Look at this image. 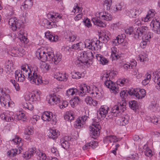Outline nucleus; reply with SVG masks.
<instances>
[{
    "label": "nucleus",
    "mask_w": 160,
    "mask_h": 160,
    "mask_svg": "<svg viewBox=\"0 0 160 160\" xmlns=\"http://www.w3.org/2000/svg\"><path fill=\"white\" fill-rule=\"evenodd\" d=\"M97 59L99 62V63L102 65L107 64L108 61L106 58L100 54H97L95 55Z\"/></svg>",
    "instance_id": "nucleus-40"
},
{
    "label": "nucleus",
    "mask_w": 160,
    "mask_h": 160,
    "mask_svg": "<svg viewBox=\"0 0 160 160\" xmlns=\"http://www.w3.org/2000/svg\"><path fill=\"white\" fill-rule=\"evenodd\" d=\"M15 35V38H13L15 42H20L23 43H27L28 42V39L24 36L23 29L20 30Z\"/></svg>",
    "instance_id": "nucleus-20"
},
{
    "label": "nucleus",
    "mask_w": 160,
    "mask_h": 160,
    "mask_svg": "<svg viewBox=\"0 0 160 160\" xmlns=\"http://www.w3.org/2000/svg\"><path fill=\"white\" fill-rule=\"evenodd\" d=\"M128 92L130 96L138 100L144 98L146 94V91L144 89L139 88H130Z\"/></svg>",
    "instance_id": "nucleus-9"
},
{
    "label": "nucleus",
    "mask_w": 160,
    "mask_h": 160,
    "mask_svg": "<svg viewBox=\"0 0 160 160\" xmlns=\"http://www.w3.org/2000/svg\"><path fill=\"white\" fill-rule=\"evenodd\" d=\"M88 118V116L85 115L79 117L75 122V127L78 129L82 128L85 123V122Z\"/></svg>",
    "instance_id": "nucleus-24"
},
{
    "label": "nucleus",
    "mask_w": 160,
    "mask_h": 160,
    "mask_svg": "<svg viewBox=\"0 0 160 160\" xmlns=\"http://www.w3.org/2000/svg\"><path fill=\"white\" fill-rule=\"evenodd\" d=\"M45 36L47 39L51 42H56L58 39V35L53 34L49 31H47L45 33Z\"/></svg>",
    "instance_id": "nucleus-31"
},
{
    "label": "nucleus",
    "mask_w": 160,
    "mask_h": 160,
    "mask_svg": "<svg viewBox=\"0 0 160 160\" xmlns=\"http://www.w3.org/2000/svg\"><path fill=\"white\" fill-rule=\"evenodd\" d=\"M129 107L134 111H136L139 109L140 108V104L138 103L137 101L135 100H132L129 102Z\"/></svg>",
    "instance_id": "nucleus-43"
},
{
    "label": "nucleus",
    "mask_w": 160,
    "mask_h": 160,
    "mask_svg": "<svg viewBox=\"0 0 160 160\" xmlns=\"http://www.w3.org/2000/svg\"><path fill=\"white\" fill-rule=\"evenodd\" d=\"M42 26H47L48 28H56L57 25H54L53 22H50L47 19H43L40 22Z\"/></svg>",
    "instance_id": "nucleus-39"
},
{
    "label": "nucleus",
    "mask_w": 160,
    "mask_h": 160,
    "mask_svg": "<svg viewBox=\"0 0 160 160\" xmlns=\"http://www.w3.org/2000/svg\"><path fill=\"white\" fill-rule=\"evenodd\" d=\"M36 152V148L33 147L29 148L23 154L22 157L26 159L30 158Z\"/></svg>",
    "instance_id": "nucleus-38"
},
{
    "label": "nucleus",
    "mask_w": 160,
    "mask_h": 160,
    "mask_svg": "<svg viewBox=\"0 0 160 160\" xmlns=\"http://www.w3.org/2000/svg\"><path fill=\"white\" fill-rule=\"evenodd\" d=\"M12 143L16 147L18 148L19 153L23 149L22 146L23 145V140L18 136H16L15 138L11 141Z\"/></svg>",
    "instance_id": "nucleus-25"
},
{
    "label": "nucleus",
    "mask_w": 160,
    "mask_h": 160,
    "mask_svg": "<svg viewBox=\"0 0 160 160\" xmlns=\"http://www.w3.org/2000/svg\"><path fill=\"white\" fill-rule=\"evenodd\" d=\"M82 7H79L78 3H75L74 4L72 12L74 14L81 12L82 10Z\"/></svg>",
    "instance_id": "nucleus-59"
},
{
    "label": "nucleus",
    "mask_w": 160,
    "mask_h": 160,
    "mask_svg": "<svg viewBox=\"0 0 160 160\" xmlns=\"http://www.w3.org/2000/svg\"><path fill=\"white\" fill-rule=\"evenodd\" d=\"M78 91V90L74 88H72L68 89L66 91V95L68 97L70 96H72L76 93Z\"/></svg>",
    "instance_id": "nucleus-48"
},
{
    "label": "nucleus",
    "mask_w": 160,
    "mask_h": 160,
    "mask_svg": "<svg viewBox=\"0 0 160 160\" xmlns=\"http://www.w3.org/2000/svg\"><path fill=\"white\" fill-rule=\"evenodd\" d=\"M127 79L125 78L119 79L117 82V84L121 87L123 86L126 83Z\"/></svg>",
    "instance_id": "nucleus-64"
},
{
    "label": "nucleus",
    "mask_w": 160,
    "mask_h": 160,
    "mask_svg": "<svg viewBox=\"0 0 160 160\" xmlns=\"http://www.w3.org/2000/svg\"><path fill=\"white\" fill-rule=\"evenodd\" d=\"M155 12L153 9H150L148 11L145 17L142 18V20L144 22H147L150 21L155 16Z\"/></svg>",
    "instance_id": "nucleus-33"
},
{
    "label": "nucleus",
    "mask_w": 160,
    "mask_h": 160,
    "mask_svg": "<svg viewBox=\"0 0 160 160\" xmlns=\"http://www.w3.org/2000/svg\"><path fill=\"white\" fill-rule=\"evenodd\" d=\"M152 122L154 124L157 126V127H160V116L156 115L153 116V118L152 120Z\"/></svg>",
    "instance_id": "nucleus-52"
},
{
    "label": "nucleus",
    "mask_w": 160,
    "mask_h": 160,
    "mask_svg": "<svg viewBox=\"0 0 160 160\" xmlns=\"http://www.w3.org/2000/svg\"><path fill=\"white\" fill-rule=\"evenodd\" d=\"M72 78L73 79H78L80 78L82 76V73L77 71H74L71 73Z\"/></svg>",
    "instance_id": "nucleus-57"
},
{
    "label": "nucleus",
    "mask_w": 160,
    "mask_h": 160,
    "mask_svg": "<svg viewBox=\"0 0 160 160\" xmlns=\"http://www.w3.org/2000/svg\"><path fill=\"white\" fill-rule=\"evenodd\" d=\"M153 37V33L151 32L148 31V30L147 32L142 37V39H144L146 40L147 41L150 42V39L152 38Z\"/></svg>",
    "instance_id": "nucleus-54"
},
{
    "label": "nucleus",
    "mask_w": 160,
    "mask_h": 160,
    "mask_svg": "<svg viewBox=\"0 0 160 160\" xmlns=\"http://www.w3.org/2000/svg\"><path fill=\"white\" fill-rule=\"evenodd\" d=\"M8 53L12 57H22L25 54V51L22 48L19 49L9 47L8 51Z\"/></svg>",
    "instance_id": "nucleus-14"
},
{
    "label": "nucleus",
    "mask_w": 160,
    "mask_h": 160,
    "mask_svg": "<svg viewBox=\"0 0 160 160\" xmlns=\"http://www.w3.org/2000/svg\"><path fill=\"white\" fill-rule=\"evenodd\" d=\"M111 57L113 60L118 59L120 56L119 54V50L115 46H113L111 48Z\"/></svg>",
    "instance_id": "nucleus-36"
},
{
    "label": "nucleus",
    "mask_w": 160,
    "mask_h": 160,
    "mask_svg": "<svg viewBox=\"0 0 160 160\" xmlns=\"http://www.w3.org/2000/svg\"><path fill=\"white\" fill-rule=\"evenodd\" d=\"M60 142L62 148L66 149L68 148L69 145L68 141L62 139L60 140Z\"/></svg>",
    "instance_id": "nucleus-60"
},
{
    "label": "nucleus",
    "mask_w": 160,
    "mask_h": 160,
    "mask_svg": "<svg viewBox=\"0 0 160 160\" xmlns=\"http://www.w3.org/2000/svg\"><path fill=\"white\" fill-rule=\"evenodd\" d=\"M53 77L58 81L66 82L68 79V75L65 72H55L53 74Z\"/></svg>",
    "instance_id": "nucleus-22"
},
{
    "label": "nucleus",
    "mask_w": 160,
    "mask_h": 160,
    "mask_svg": "<svg viewBox=\"0 0 160 160\" xmlns=\"http://www.w3.org/2000/svg\"><path fill=\"white\" fill-rule=\"evenodd\" d=\"M110 27L113 30H118L123 29L122 25L120 22L112 23L110 25Z\"/></svg>",
    "instance_id": "nucleus-50"
},
{
    "label": "nucleus",
    "mask_w": 160,
    "mask_h": 160,
    "mask_svg": "<svg viewBox=\"0 0 160 160\" xmlns=\"http://www.w3.org/2000/svg\"><path fill=\"white\" fill-rule=\"evenodd\" d=\"M36 57L41 61H47L50 63L58 64L62 60V55L59 52L54 55L53 50L51 48L46 49L43 47L38 48L36 52Z\"/></svg>",
    "instance_id": "nucleus-1"
},
{
    "label": "nucleus",
    "mask_w": 160,
    "mask_h": 160,
    "mask_svg": "<svg viewBox=\"0 0 160 160\" xmlns=\"http://www.w3.org/2000/svg\"><path fill=\"white\" fill-rule=\"evenodd\" d=\"M152 31L157 34H160V19L153 18L150 24Z\"/></svg>",
    "instance_id": "nucleus-21"
},
{
    "label": "nucleus",
    "mask_w": 160,
    "mask_h": 160,
    "mask_svg": "<svg viewBox=\"0 0 160 160\" xmlns=\"http://www.w3.org/2000/svg\"><path fill=\"white\" fill-rule=\"evenodd\" d=\"M8 22L10 28L13 31H16L20 26L18 19L14 17L9 18Z\"/></svg>",
    "instance_id": "nucleus-19"
},
{
    "label": "nucleus",
    "mask_w": 160,
    "mask_h": 160,
    "mask_svg": "<svg viewBox=\"0 0 160 160\" xmlns=\"http://www.w3.org/2000/svg\"><path fill=\"white\" fill-rule=\"evenodd\" d=\"M11 100L10 96L7 93H3L2 96L0 97V102L2 107H6L7 104L9 102V101Z\"/></svg>",
    "instance_id": "nucleus-29"
},
{
    "label": "nucleus",
    "mask_w": 160,
    "mask_h": 160,
    "mask_svg": "<svg viewBox=\"0 0 160 160\" xmlns=\"http://www.w3.org/2000/svg\"><path fill=\"white\" fill-rule=\"evenodd\" d=\"M154 82L157 89L160 91V69H158L154 73Z\"/></svg>",
    "instance_id": "nucleus-32"
},
{
    "label": "nucleus",
    "mask_w": 160,
    "mask_h": 160,
    "mask_svg": "<svg viewBox=\"0 0 160 160\" xmlns=\"http://www.w3.org/2000/svg\"><path fill=\"white\" fill-rule=\"evenodd\" d=\"M18 152L19 153V151L18 152V149L14 148L8 151L7 152V154L8 156L11 157L16 156Z\"/></svg>",
    "instance_id": "nucleus-58"
},
{
    "label": "nucleus",
    "mask_w": 160,
    "mask_h": 160,
    "mask_svg": "<svg viewBox=\"0 0 160 160\" xmlns=\"http://www.w3.org/2000/svg\"><path fill=\"white\" fill-rule=\"evenodd\" d=\"M87 42V49L91 50L92 51L97 52L101 49V42L97 38H93L90 40L88 39Z\"/></svg>",
    "instance_id": "nucleus-11"
},
{
    "label": "nucleus",
    "mask_w": 160,
    "mask_h": 160,
    "mask_svg": "<svg viewBox=\"0 0 160 160\" xmlns=\"http://www.w3.org/2000/svg\"><path fill=\"white\" fill-rule=\"evenodd\" d=\"M48 17L53 24L57 25L56 22L62 19V15L56 12H51L48 14Z\"/></svg>",
    "instance_id": "nucleus-17"
},
{
    "label": "nucleus",
    "mask_w": 160,
    "mask_h": 160,
    "mask_svg": "<svg viewBox=\"0 0 160 160\" xmlns=\"http://www.w3.org/2000/svg\"><path fill=\"white\" fill-rule=\"evenodd\" d=\"M151 72L150 71L148 72L145 74L144 79L142 82V85L146 86L148 85L151 79Z\"/></svg>",
    "instance_id": "nucleus-44"
},
{
    "label": "nucleus",
    "mask_w": 160,
    "mask_h": 160,
    "mask_svg": "<svg viewBox=\"0 0 160 160\" xmlns=\"http://www.w3.org/2000/svg\"><path fill=\"white\" fill-rule=\"evenodd\" d=\"M34 132V128L32 126H28L25 129L24 132V138L27 140H30V136L33 134Z\"/></svg>",
    "instance_id": "nucleus-30"
},
{
    "label": "nucleus",
    "mask_w": 160,
    "mask_h": 160,
    "mask_svg": "<svg viewBox=\"0 0 160 160\" xmlns=\"http://www.w3.org/2000/svg\"><path fill=\"white\" fill-rule=\"evenodd\" d=\"M40 119V116L35 114L31 116L29 119V122L33 125H36Z\"/></svg>",
    "instance_id": "nucleus-45"
},
{
    "label": "nucleus",
    "mask_w": 160,
    "mask_h": 160,
    "mask_svg": "<svg viewBox=\"0 0 160 160\" xmlns=\"http://www.w3.org/2000/svg\"><path fill=\"white\" fill-rule=\"evenodd\" d=\"M47 100L51 105H57L61 102V97L58 94H51L47 96Z\"/></svg>",
    "instance_id": "nucleus-13"
},
{
    "label": "nucleus",
    "mask_w": 160,
    "mask_h": 160,
    "mask_svg": "<svg viewBox=\"0 0 160 160\" xmlns=\"http://www.w3.org/2000/svg\"><path fill=\"white\" fill-rule=\"evenodd\" d=\"M145 155L148 157H151L153 155V152L148 147L147 145H145L143 147Z\"/></svg>",
    "instance_id": "nucleus-49"
},
{
    "label": "nucleus",
    "mask_w": 160,
    "mask_h": 160,
    "mask_svg": "<svg viewBox=\"0 0 160 160\" xmlns=\"http://www.w3.org/2000/svg\"><path fill=\"white\" fill-rule=\"evenodd\" d=\"M49 151H50L52 153L56 156L59 155L58 151L57 148L54 147H51L49 149Z\"/></svg>",
    "instance_id": "nucleus-63"
},
{
    "label": "nucleus",
    "mask_w": 160,
    "mask_h": 160,
    "mask_svg": "<svg viewBox=\"0 0 160 160\" xmlns=\"http://www.w3.org/2000/svg\"><path fill=\"white\" fill-rule=\"evenodd\" d=\"M30 67L28 64L25 63L22 65L21 67V70H18L15 72V76L16 80L18 82H23L25 80V76H28L29 80V75L32 74V72L34 71L35 66Z\"/></svg>",
    "instance_id": "nucleus-5"
},
{
    "label": "nucleus",
    "mask_w": 160,
    "mask_h": 160,
    "mask_svg": "<svg viewBox=\"0 0 160 160\" xmlns=\"http://www.w3.org/2000/svg\"><path fill=\"white\" fill-rule=\"evenodd\" d=\"M42 63H40V68L44 71H48L51 68L50 65L48 63L45 62V61H41Z\"/></svg>",
    "instance_id": "nucleus-46"
},
{
    "label": "nucleus",
    "mask_w": 160,
    "mask_h": 160,
    "mask_svg": "<svg viewBox=\"0 0 160 160\" xmlns=\"http://www.w3.org/2000/svg\"><path fill=\"white\" fill-rule=\"evenodd\" d=\"M64 118L66 120H69L70 121H71L74 120V115L71 111L67 112L64 115Z\"/></svg>",
    "instance_id": "nucleus-51"
},
{
    "label": "nucleus",
    "mask_w": 160,
    "mask_h": 160,
    "mask_svg": "<svg viewBox=\"0 0 160 160\" xmlns=\"http://www.w3.org/2000/svg\"><path fill=\"white\" fill-rule=\"evenodd\" d=\"M79 102V99L78 97H75L70 101V103L71 106L74 108Z\"/></svg>",
    "instance_id": "nucleus-53"
},
{
    "label": "nucleus",
    "mask_w": 160,
    "mask_h": 160,
    "mask_svg": "<svg viewBox=\"0 0 160 160\" xmlns=\"http://www.w3.org/2000/svg\"><path fill=\"white\" fill-rule=\"evenodd\" d=\"M34 71L32 72V74L29 75V81L32 84L36 86H40L43 85H47L49 83V81L47 79H42V77L38 73V67L35 66Z\"/></svg>",
    "instance_id": "nucleus-8"
},
{
    "label": "nucleus",
    "mask_w": 160,
    "mask_h": 160,
    "mask_svg": "<svg viewBox=\"0 0 160 160\" xmlns=\"http://www.w3.org/2000/svg\"><path fill=\"white\" fill-rule=\"evenodd\" d=\"M14 113L12 111H5L0 115L1 119L7 122H12L14 120Z\"/></svg>",
    "instance_id": "nucleus-18"
},
{
    "label": "nucleus",
    "mask_w": 160,
    "mask_h": 160,
    "mask_svg": "<svg viewBox=\"0 0 160 160\" xmlns=\"http://www.w3.org/2000/svg\"><path fill=\"white\" fill-rule=\"evenodd\" d=\"M94 55L91 51L80 52L77 56L75 64L79 67L88 66L90 65L88 61L92 59Z\"/></svg>",
    "instance_id": "nucleus-7"
},
{
    "label": "nucleus",
    "mask_w": 160,
    "mask_h": 160,
    "mask_svg": "<svg viewBox=\"0 0 160 160\" xmlns=\"http://www.w3.org/2000/svg\"><path fill=\"white\" fill-rule=\"evenodd\" d=\"M59 133L57 129H50L49 130L48 136L49 138L54 139L57 138Z\"/></svg>",
    "instance_id": "nucleus-37"
},
{
    "label": "nucleus",
    "mask_w": 160,
    "mask_h": 160,
    "mask_svg": "<svg viewBox=\"0 0 160 160\" xmlns=\"http://www.w3.org/2000/svg\"><path fill=\"white\" fill-rule=\"evenodd\" d=\"M117 72L115 71H108L103 73L102 76V79L105 80L108 79V80L114 78L116 76Z\"/></svg>",
    "instance_id": "nucleus-28"
},
{
    "label": "nucleus",
    "mask_w": 160,
    "mask_h": 160,
    "mask_svg": "<svg viewBox=\"0 0 160 160\" xmlns=\"http://www.w3.org/2000/svg\"><path fill=\"white\" fill-rule=\"evenodd\" d=\"M84 101L88 105L91 106H96L98 104L97 102L93 100L92 98L90 96H88L84 99Z\"/></svg>",
    "instance_id": "nucleus-42"
},
{
    "label": "nucleus",
    "mask_w": 160,
    "mask_h": 160,
    "mask_svg": "<svg viewBox=\"0 0 160 160\" xmlns=\"http://www.w3.org/2000/svg\"><path fill=\"white\" fill-rule=\"evenodd\" d=\"M148 30V28L145 26H142L135 29L133 33L134 38L138 39L142 37L143 35L147 32Z\"/></svg>",
    "instance_id": "nucleus-15"
},
{
    "label": "nucleus",
    "mask_w": 160,
    "mask_h": 160,
    "mask_svg": "<svg viewBox=\"0 0 160 160\" xmlns=\"http://www.w3.org/2000/svg\"><path fill=\"white\" fill-rule=\"evenodd\" d=\"M111 36V33L109 31L104 30L102 32L100 38L103 43H106L110 39Z\"/></svg>",
    "instance_id": "nucleus-34"
},
{
    "label": "nucleus",
    "mask_w": 160,
    "mask_h": 160,
    "mask_svg": "<svg viewBox=\"0 0 160 160\" xmlns=\"http://www.w3.org/2000/svg\"><path fill=\"white\" fill-rule=\"evenodd\" d=\"M95 16L92 19V22L95 25L101 28H104L106 26V22L101 20L109 21L112 19V15L106 11L97 12L95 13Z\"/></svg>",
    "instance_id": "nucleus-6"
},
{
    "label": "nucleus",
    "mask_w": 160,
    "mask_h": 160,
    "mask_svg": "<svg viewBox=\"0 0 160 160\" xmlns=\"http://www.w3.org/2000/svg\"><path fill=\"white\" fill-rule=\"evenodd\" d=\"M37 155L38 156L39 160H47L46 154L42 151L38 150L36 152Z\"/></svg>",
    "instance_id": "nucleus-56"
},
{
    "label": "nucleus",
    "mask_w": 160,
    "mask_h": 160,
    "mask_svg": "<svg viewBox=\"0 0 160 160\" xmlns=\"http://www.w3.org/2000/svg\"><path fill=\"white\" fill-rule=\"evenodd\" d=\"M109 110L108 106L104 105L101 106L97 111V115L100 119H103L108 113Z\"/></svg>",
    "instance_id": "nucleus-23"
},
{
    "label": "nucleus",
    "mask_w": 160,
    "mask_h": 160,
    "mask_svg": "<svg viewBox=\"0 0 160 160\" xmlns=\"http://www.w3.org/2000/svg\"><path fill=\"white\" fill-rule=\"evenodd\" d=\"M126 14L130 17L135 18L141 13L142 10L141 8L134 7L129 10H126Z\"/></svg>",
    "instance_id": "nucleus-26"
},
{
    "label": "nucleus",
    "mask_w": 160,
    "mask_h": 160,
    "mask_svg": "<svg viewBox=\"0 0 160 160\" xmlns=\"http://www.w3.org/2000/svg\"><path fill=\"white\" fill-rule=\"evenodd\" d=\"M98 146V143L94 141H92L90 142L87 143L82 147L83 150H88L91 148L94 149Z\"/></svg>",
    "instance_id": "nucleus-35"
},
{
    "label": "nucleus",
    "mask_w": 160,
    "mask_h": 160,
    "mask_svg": "<svg viewBox=\"0 0 160 160\" xmlns=\"http://www.w3.org/2000/svg\"><path fill=\"white\" fill-rule=\"evenodd\" d=\"M112 4V0H105L104 1V5L106 7V9L107 10L110 9Z\"/></svg>",
    "instance_id": "nucleus-62"
},
{
    "label": "nucleus",
    "mask_w": 160,
    "mask_h": 160,
    "mask_svg": "<svg viewBox=\"0 0 160 160\" xmlns=\"http://www.w3.org/2000/svg\"><path fill=\"white\" fill-rule=\"evenodd\" d=\"M126 109L125 106L123 105L118 104L114 106L112 109L111 112L113 113L114 116L118 117L117 123L120 125L125 126L129 122V118L127 114H122Z\"/></svg>",
    "instance_id": "nucleus-3"
},
{
    "label": "nucleus",
    "mask_w": 160,
    "mask_h": 160,
    "mask_svg": "<svg viewBox=\"0 0 160 160\" xmlns=\"http://www.w3.org/2000/svg\"><path fill=\"white\" fill-rule=\"evenodd\" d=\"M102 80L104 82V85L107 88L109 89L111 93L116 94L117 92L118 88L116 87L115 82L108 79Z\"/></svg>",
    "instance_id": "nucleus-16"
},
{
    "label": "nucleus",
    "mask_w": 160,
    "mask_h": 160,
    "mask_svg": "<svg viewBox=\"0 0 160 160\" xmlns=\"http://www.w3.org/2000/svg\"><path fill=\"white\" fill-rule=\"evenodd\" d=\"M79 87L80 91L78 94L80 96H82L89 93L96 99H99L102 97V93L101 90L93 85L89 86L86 84L82 83L80 85Z\"/></svg>",
    "instance_id": "nucleus-4"
},
{
    "label": "nucleus",
    "mask_w": 160,
    "mask_h": 160,
    "mask_svg": "<svg viewBox=\"0 0 160 160\" xmlns=\"http://www.w3.org/2000/svg\"><path fill=\"white\" fill-rule=\"evenodd\" d=\"M121 138H117L115 136L109 135L103 138V142L105 144H108L112 142H115L120 141Z\"/></svg>",
    "instance_id": "nucleus-27"
},
{
    "label": "nucleus",
    "mask_w": 160,
    "mask_h": 160,
    "mask_svg": "<svg viewBox=\"0 0 160 160\" xmlns=\"http://www.w3.org/2000/svg\"><path fill=\"white\" fill-rule=\"evenodd\" d=\"M147 58L148 55L146 53L144 52H142L138 55L137 60L141 62H144L147 61Z\"/></svg>",
    "instance_id": "nucleus-47"
},
{
    "label": "nucleus",
    "mask_w": 160,
    "mask_h": 160,
    "mask_svg": "<svg viewBox=\"0 0 160 160\" xmlns=\"http://www.w3.org/2000/svg\"><path fill=\"white\" fill-rule=\"evenodd\" d=\"M100 128L101 126L99 122L94 121L92 122V125L89 127L90 134L92 138L95 139L99 135Z\"/></svg>",
    "instance_id": "nucleus-12"
},
{
    "label": "nucleus",
    "mask_w": 160,
    "mask_h": 160,
    "mask_svg": "<svg viewBox=\"0 0 160 160\" xmlns=\"http://www.w3.org/2000/svg\"><path fill=\"white\" fill-rule=\"evenodd\" d=\"M116 38L118 41V42L120 44L124 42L125 38V34H119L118 35Z\"/></svg>",
    "instance_id": "nucleus-61"
},
{
    "label": "nucleus",
    "mask_w": 160,
    "mask_h": 160,
    "mask_svg": "<svg viewBox=\"0 0 160 160\" xmlns=\"http://www.w3.org/2000/svg\"><path fill=\"white\" fill-rule=\"evenodd\" d=\"M88 39H86L83 42H81L77 43L78 49L82 50L84 48H86L87 49V45H88L86 43L87 42H88Z\"/></svg>",
    "instance_id": "nucleus-55"
},
{
    "label": "nucleus",
    "mask_w": 160,
    "mask_h": 160,
    "mask_svg": "<svg viewBox=\"0 0 160 160\" xmlns=\"http://www.w3.org/2000/svg\"><path fill=\"white\" fill-rule=\"evenodd\" d=\"M5 67L9 72H11L15 69V66L12 61L8 60L6 62Z\"/></svg>",
    "instance_id": "nucleus-41"
},
{
    "label": "nucleus",
    "mask_w": 160,
    "mask_h": 160,
    "mask_svg": "<svg viewBox=\"0 0 160 160\" xmlns=\"http://www.w3.org/2000/svg\"><path fill=\"white\" fill-rule=\"evenodd\" d=\"M41 117L43 121L46 123L50 122L52 124L55 125L57 122L56 116L50 111L43 112Z\"/></svg>",
    "instance_id": "nucleus-10"
},
{
    "label": "nucleus",
    "mask_w": 160,
    "mask_h": 160,
    "mask_svg": "<svg viewBox=\"0 0 160 160\" xmlns=\"http://www.w3.org/2000/svg\"><path fill=\"white\" fill-rule=\"evenodd\" d=\"M41 92L40 91H37L34 93L26 92L24 95V98L26 102H22L21 104L22 107L25 110L32 111L34 107L32 105L41 100Z\"/></svg>",
    "instance_id": "nucleus-2"
}]
</instances>
